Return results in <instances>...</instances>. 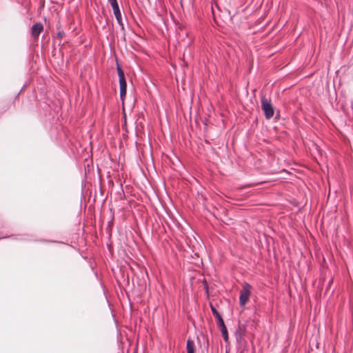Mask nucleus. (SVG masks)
Segmentation results:
<instances>
[{
    "mask_svg": "<svg viewBox=\"0 0 353 353\" xmlns=\"http://www.w3.org/2000/svg\"><path fill=\"white\" fill-rule=\"evenodd\" d=\"M117 70L119 76V89H120V98L122 101L124 100V98L126 95L127 92V83L124 74V72L122 68L117 64Z\"/></svg>",
    "mask_w": 353,
    "mask_h": 353,
    "instance_id": "f257e3e1",
    "label": "nucleus"
},
{
    "mask_svg": "<svg viewBox=\"0 0 353 353\" xmlns=\"http://www.w3.org/2000/svg\"><path fill=\"white\" fill-rule=\"evenodd\" d=\"M261 109L264 112L265 117L267 119H271L274 113L273 105L270 99H268L265 95L261 97Z\"/></svg>",
    "mask_w": 353,
    "mask_h": 353,
    "instance_id": "f03ea898",
    "label": "nucleus"
},
{
    "mask_svg": "<svg viewBox=\"0 0 353 353\" xmlns=\"http://www.w3.org/2000/svg\"><path fill=\"white\" fill-rule=\"evenodd\" d=\"M252 287L249 283H245L241 292H240V296H239V304L241 307H243L246 303L248 301L250 294H251V290Z\"/></svg>",
    "mask_w": 353,
    "mask_h": 353,
    "instance_id": "7ed1b4c3",
    "label": "nucleus"
},
{
    "mask_svg": "<svg viewBox=\"0 0 353 353\" xmlns=\"http://www.w3.org/2000/svg\"><path fill=\"white\" fill-rule=\"evenodd\" d=\"M113 10L114 14L117 19V23L121 26L122 29H123V24L122 22V17L121 13L119 7L118 3L115 5L111 6Z\"/></svg>",
    "mask_w": 353,
    "mask_h": 353,
    "instance_id": "20e7f679",
    "label": "nucleus"
},
{
    "mask_svg": "<svg viewBox=\"0 0 353 353\" xmlns=\"http://www.w3.org/2000/svg\"><path fill=\"white\" fill-rule=\"evenodd\" d=\"M43 29V26L41 23L34 24L31 28L32 36L36 38L38 37Z\"/></svg>",
    "mask_w": 353,
    "mask_h": 353,
    "instance_id": "39448f33",
    "label": "nucleus"
},
{
    "mask_svg": "<svg viewBox=\"0 0 353 353\" xmlns=\"http://www.w3.org/2000/svg\"><path fill=\"white\" fill-rule=\"evenodd\" d=\"M211 310H212L213 315L215 316V318L217 320V325L224 323L223 319L221 317L219 312L212 305H211Z\"/></svg>",
    "mask_w": 353,
    "mask_h": 353,
    "instance_id": "423d86ee",
    "label": "nucleus"
},
{
    "mask_svg": "<svg viewBox=\"0 0 353 353\" xmlns=\"http://www.w3.org/2000/svg\"><path fill=\"white\" fill-rule=\"evenodd\" d=\"M218 326L220 327V330H221V334H222V336H223L224 341H228V330H227V328H226V326H225V323H223L221 324L218 325Z\"/></svg>",
    "mask_w": 353,
    "mask_h": 353,
    "instance_id": "0eeeda50",
    "label": "nucleus"
},
{
    "mask_svg": "<svg viewBox=\"0 0 353 353\" xmlns=\"http://www.w3.org/2000/svg\"><path fill=\"white\" fill-rule=\"evenodd\" d=\"M187 353H195L194 343L191 339H188L186 343Z\"/></svg>",
    "mask_w": 353,
    "mask_h": 353,
    "instance_id": "6e6552de",
    "label": "nucleus"
},
{
    "mask_svg": "<svg viewBox=\"0 0 353 353\" xmlns=\"http://www.w3.org/2000/svg\"><path fill=\"white\" fill-rule=\"evenodd\" d=\"M244 330H241V327H239V330H236L235 335L236 338L238 339V334H239V338L241 337V336L243 334Z\"/></svg>",
    "mask_w": 353,
    "mask_h": 353,
    "instance_id": "1a4fd4ad",
    "label": "nucleus"
},
{
    "mask_svg": "<svg viewBox=\"0 0 353 353\" xmlns=\"http://www.w3.org/2000/svg\"><path fill=\"white\" fill-rule=\"evenodd\" d=\"M64 35H65V33H64V32H63V31H59V32H57V38H59V39H62V38L63 37V36H64Z\"/></svg>",
    "mask_w": 353,
    "mask_h": 353,
    "instance_id": "9d476101",
    "label": "nucleus"
},
{
    "mask_svg": "<svg viewBox=\"0 0 353 353\" xmlns=\"http://www.w3.org/2000/svg\"><path fill=\"white\" fill-rule=\"evenodd\" d=\"M108 1L111 6L118 3L117 0H108Z\"/></svg>",
    "mask_w": 353,
    "mask_h": 353,
    "instance_id": "9b49d317",
    "label": "nucleus"
}]
</instances>
